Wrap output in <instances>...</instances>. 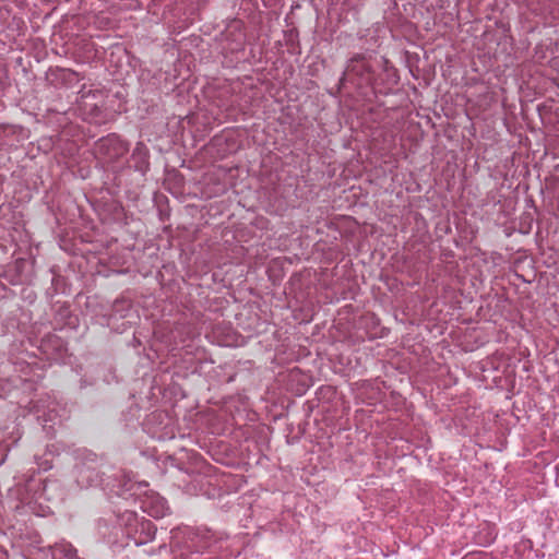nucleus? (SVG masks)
Returning a JSON list of instances; mask_svg holds the SVG:
<instances>
[{
  "mask_svg": "<svg viewBox=\"0 0 559 559\" xmlns=\"http://www.w3.org/2000/svg\"><path fill=\"white\" fill-rule=\"evenodd\" d=\"M385 60L384 79L377 78L371 64V57L365 53H355L346 63L338 82V88L345 83L353 84L358 90L371 88L373 93L386 95L393 85L399 82V75L393 67H389Z\"/></svg>",
  "mask_w": 559,
  "mask_h": 559,
  "instance_id": "f257e3e1",
  "label": "nucleus"
},
{
  "mask_svg": "<svg viewBox=\"0 0 559 559\" xmlns=\"http://www.w3.org/2000/svg\"><path fill=\"white\" fill-rule=\"evenodd\" d=\"M171 534L176 546L182 544V547L191 554L203 552L210 549L213 544V535L207 531L187 528L185 531H171Z\"/></svg>",
  "mask_w": 559,
  "mask_h": 559,
  "instance_id": "f03ea898",
  "label": "nucleus"
},
{
  "mask_svg": "<svg viewBox=\"0 0 559 559\" xmlns=\"http://www.w3.org/2000/svg\"><path fill=\"white\" fill-rule=\"evenodd\" d=\"M129 151V143L118 134L110 133L94 143L95 155L106 163H114L124 156Z\"/></svg>",
  "mask_w": 559,
  "mask_h": 559,
  "instance_id": "7ed1b4c3",
  "label": "nucleus"
},
{
  "mask_svg": "<svg viewBox=\"0 0 559 559\" xmlns=\"http://www.w3.org/2000/svg\"><path fill=\"white\" fill-rule=\"evenodd\" d=\"M28 261L19 258L0 269V278H4L10 285H22L28 280Z\"/></svg>",
  "mask_w": 559,
  "mask_h": 559,
  "instance_id": "20e7f679",
  "label": "nucleus"
},
{
  "mask_svg": "<svg viewBox=\"0 0 559 559\" xmlns=\"http://www.w3.org/2000/svg\"><path fill=\"white\" fill-rule=\"evenodd\" d=\"M224 417L229 419H247L249 418V405L241 397H229L223 405Z\"/></svg>",
  "mask_w": 559,
  "mask_h": 559,
  "instance_id": "39448f33",
  "label": "nucleus"
},
{
  "mask_svg": "<svg viewBox=\"0 0 559 559\" xmlns=\"http://www.w3.org/2000/svg\"><path fill=\"white\" fill-rule=\"evenodd\" d=\"M131 167L145 175L150 169V152L143 142H138L130 157Z\"/></svg>",
  "mask_w": 559,
  "mask_h": 559,
  "instance_id": "423d86ee",
  "label": "nucleus"
},
{
  "mask_svg": "<svg viewBox=\"0 0 559 559\" xmlns=\"http://www.w3.org/2000/svg\"><path fill=\"white\" fill-rule=\"evenodd\" d=\"M142 510L148 515L159 519L167 514L168 506L163 497L156 495L147 497L142 501Z\"/></svg>",
  "mask_w": 559,
  "mask_h": 559,
  "instance_id": "0eeeda50",
  "label": "nucleus"
},
{
  "mask_svg": "<svg viewBox=\"0 0 559 559\" xmlns=\"http://www.w3.org/2000/svg\"><path fill=\"white\" fill-rule=\"evenodd\" d=\"M39 347L46 354H56L59 356L66 350L64 343L61 337L51 333L41 338Z\"/></svg>",
  "mask_w": 559,
  "mask_h": 559,
  "instance_id": "6e6552de",
  "label": "nucleus"
},
{
  "mask_svg": "<svg viewBox=\"0 0 559 559\" xmlns=\"http://www.w3.org/2000/svg\"><path fill=\"white\" fill-rule=\"evenodd\" d=\"M23 129L15 124H0V145H12Z\"/></svg>",
  "mask_w": 559,
  "mask_h": 559,
  "instance_id": "1a4fd4ad",
  "label": "nucleus"
},
{
  "mask_svg": "<svg viewBox=\"0 0 559 559\" xmlns=\"http://www.w3.org/2000/svg\"><path fill=\"white\" fill-rule=\"evenodd\" d=\"M10 214L9 207L4 205H0V238L4 237V233L8 230L7 224H9V219L7 216Z\"/></svg>",
  "mask_w": 559,
  "mask_h": 559,
  "instance_id": "9d476101",
  "label": "nucleus"
},
{
  "mask_svg": "<svg viewBox=\"0 0 559 559\" xmlns=\"http://www.w3.org/2000/svg\"><path fill=\"white\" fill-rule=\"evenodd\" d=\"M243 46H245V35L242 33H238L237 38L235 39V46L229 47V50L231 52L240 51L243 49Z\"/></svg>",
  "mask_w": 559,
  "mask_h": 559,
  "instance_id": "9b49d317",
  "label": "nucleus"
},
{
  "mask_svg": "<svg viewBox=\"0 0 559 559\" xmlns=\"http://www.w3.org/2000/svg\"><path fill=\"white\" fill-rule=\"evenodd\" d=\"M8 292H9V288L7 287V285L0 281V299L4 298L8 294Z\"/></svg>",
  "mask_w": 559,
  "mask_h": 559,
  "instance_id": "f8f14e48",
  "label": "nucleus"
},
{
  "mask_svg": "<svg viewBox=\"0 0 559 559\" xmlns=\"http://www.w3.org/2000/svg\"><path fill=\"white\" fill-rule=\"evenodd\" d=\"M5 87L4 73L0 70V92H3Z\"/></svg>",
  "mask_w": 559,
  "mask_h": 559,
  "instance_id": "ddd939ff",
  "label": "nucleus"
},
{
  "mask_svg": "<svg viewBox=\"0 0 559 559\" xmlns=\"http://www.w3.org/2000/svg\"><path fill=\"white\" fill-rule=\"evenodd\" d=\"M67 555L75 557L76 556V550L70 546L68 548V550H67Z\"/></svg>",
  "mask_w": 559,
  "mask_h": 559,
  "instance_id": "4468645a",
  "label": "nucleus"
},
{
  "mask_svg": "<svg viewBox=\"0 0 559 559\" xmlns=\"http://www.w3.org/2000/svg\"><path fill=\"white\" fill-rule=\"evenodd\" d=\"M0 559H8V555L4 549L0 547Z\"/></svg>",
  "mask_w": 559,
  "mask_h": 559,
  "instance_id": "2eb2a0df",
  "label": "nucleus"
},
{
  "mask_svg": "<svg viewBox=\"0 0 559 559\" xmlns=\"http://www.w3.org/2000/svg\"><path fill=\"white\" fill-rule=\"evenodd\" d=\"M123 302H124V301L116 300V302L114 304V309H115V311H119V308H118V307H119V305H120V304H123Z\"/></svg>",
  "mask_w": 559,
  "mask_h": 559,
  "instance_id": "dca6fc26",
  "label": "nucleus"
},
{
  "mask_svg": "<svg viewBox=\"0 0 559 559\" xmlns=\"http://www.w3.org/2000/svg\"><path fill=\"white\" fill-rule=\"evenodd\" d=\"M32 415L34 416V418H35L36 420H39V419H41V417H43L40 414H38V411H37L36 413L32 414Z\"/></svg>",
  "mask_w": 559,
  "mask_h": 559,
  "instance_id": "f3484780",
  "label": "nucleus"
},
{
  "mask_svg": "<svg viewBox=\"0 0 559 559\" xmlns=\"http://www.w3.org/2000/svg\"><path fill=\"white\" fill-rule=\"evenodd\" d=\"M273 419H274V420H277V419H280V416H278V415H275V416L273 417Z\"/></svg>",
  "mask_w": 559,
  "mask_h": 559,
  "instance_id": "a211bd4d",
  "label": "nucleus"
}]
</instances>
